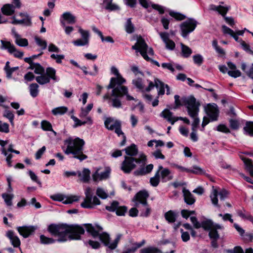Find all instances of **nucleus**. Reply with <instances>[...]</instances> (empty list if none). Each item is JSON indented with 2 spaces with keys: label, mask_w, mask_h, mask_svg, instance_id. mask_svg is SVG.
Returning <instances> with one entry per match:
<instances>
[{
  "label": "nucleus",
  "mask_w": 253,
  "mask_h": 253,
  "mask_svg": "<svg viewBox=\"0 0 253 253\" xmlns=\"http://www.w3.org/2000/svg\"><path fill=\"white\" fill-rule=\"evenodd\" d=\"M73 43L75 45L77 46H84L87 45L88 44V42H87V40H84L82 39H78L76 41H74L73 42Z\"/></svg>",
  "instance_id": "57"
},
{
  "label": "nucleus",
  "mask_w": 253,
  "mask_h": 253,
  "mask_svg": "<svg viewBox=\"0 0 253 253\" xmlns=\"http://www.w3.org/2000/svg\"><path fill=\"white\" fill-rule=\"evenodd\" d=\"M238 215L244 219H246L250 221H253V217L250 214L245 213V211L242 210L237 211Z\"/></svg>",
  "instance_id": "54"
},
{
  "label": "nucleus",
  "mask_w": 253,
  "mask_h": 253,
  "mask_svg": "<svg viewBox=\"0 0 253 253\" xmlns=\"http://www.w3.org/2000/svg\"><path fill=\"white\" fill-rule=\"evenodd\" d=\"M71 118L75 122V125L73 126L74 127H77L78 126L84 125L88 123L90 125H91L93 123L92 120L90 117H87L86 118V120L85 121H81L80 119L74 115L71 116Z\"/></svg>",
  "instance_id": "29"
},
{
  "label": "nucleus",
  "mask_w": 253,
  "mask_h": 253,
  "mask_svg": "<svg viewBox=\"0 0 253 253\" xmlns=\"http://www.w3.org/2000/svg\"><path fill=\"white\" fill-rule=\"evenodd\" d=\"M169 15L178 20H182L185 18V16L184 15L174 11H170Z\"/></svg>",
  "instance_id": "60"
},
{
  "label": "nucleus",
  "mask_w": 253,
  "mask_h": 253,
  "mask_svg": "<svg viewBox=\"0 0 253 253\" xmlns=\"http://www.w3.org/2000/svg\"><path fill=\"white\" fill-rule=\"evenodd\" d=\"M245 134L253 136V122H247L244 127Z\"/></svg>",
  "instance_id": "43"
},
{
  "label": "nucleus",
  "mask_w": 253,
  "mask_h": 253,
  "mask_svg": "<svg viewBox=\"0 0 253 253\" xmlns=\"http://www.w3.org/2000/svg\"><path fill=\"white\" fill-rule=\"evenodd\" d=\"M84 72L85 75H89L91 76H96L98 74V68L96 65H93L94 71L92 72H88L87 68L84 66L79 67Z\"/></svg>",
  "instance_id": "36"
},
{
  "label": "nucleus",
  "mask_w": 253,
  "mask_h": 253,
  "mask_svg": "<svg viewBox=\"0 0 253 253\" xmlns=\"http://www.w3.org/2000/svg\"><path fill=\"white\" fill-rule=\"evenodd\" d=\"M188 172H191L194 174H202L204 172V170L197 166H193L192 169H189Z\"/></svg>",
  "instance_id": "58"
},
{
  "label": "nucleus",
  "mask_w": 253,
  "mask_h": 253,
  "mask_svg": "<svg viewBox=\"0 0 253 253\" xmlns=\"http://www.w3.org/2000/svg\"><path fill=\"white\" fill-rule=\"evenodd\" d=\"M149 196V193L146 190L138 192L133 199V201L135 202V206L137 208H140V205H146L148 204L147 199Z\"/></svg>",
  "instance_id": "13"
},
{
  "label": "nucleus",
  "mask_w": 253,
  "mask_h": 253,
  "mask_svg": "<svg viewBox=\"0 0 253 253\" xmlns=\"http://www.w3.org/2000/svg\"><path fill=\"white\" fill-rule=\"evenodd\" d=\"M132 84L136 88L139 90H142L144 88V85H143L142 79L140 78L133 80Z\"/></svg>",
  "instance_id": "56"
},
{
  "label": "nucleus",
  "mask_w": 253,
  "mask_h": 253,
  "mask_svg": "<svg viewBox=\"0 0 253 253\" xmlns=\"http://www.w3.org/2000/svg\"><path fill=\"white\" fill-rule=\"evenodd\" d=\"M64 145L66 149L64 153L66 155L72 154L73 158L82 161L87 158V156L83 153L84 141L79 137L73 138L69 137L64 140Z\"/></svg>",
  "instance_id": "3"
},
{
  "label": "nucleus",
  "mask_w": 253,
  "mask_h": 253,
  "mask_svg": "<svg viewBox=\"0 0 253 253\" xmlns=\"http://www.w3.org/2000/svg\"><path fill=\"white\" fill-rule=\"evenodd\" d=\"M178 216V213L170 210L165 214V217L169 223H174Z\"/></svg>",
  "instance_id": "30"
},
{
  "label": "nucleus",
  "mask_w": 253,
  "mask_h": 253,
  "mask_svg": "<svg viewBox=\"0 0 253 253\" xmlns=\"http://www.w3.org/2000/svg\"><path fill=\"white\" fill-rule=\"evenodd\" d=\"M216 130L218 131L222 132L225 133L230 132L229 128L225 125L220 124L217 126Z\"/></svg>",
  "instance_id": "61"
},
{
  "label": "nucleus",
  "mask_w": 253,
  "mask_h": 253,
  "mask_svg": "<svg viewBox=\"0 0 253 253\" xmlns=\"http://www.w3.org/2000/svg\"><path fill=\"white\" fill-rule=\"evenodd\" d=\"M45 75L49 78L50 80L52 79L55 82L58 81L56 76V70L52 67H48L46 69V74Z\"/></svg>",
  "instance_id": "41"
},
{
  "label": "nucleus",
  "mask_w": 253,
  "mask_h": 253,
  "mask_svg": "<svg viewBox=\"0 0 253 253\" xmlns=\"http://www.w3.org/2000/svg\"><path fill=\"white\" fill-rule=\"evenodd\" d=\"M182 101L187 109L188 115L194 119L192 124V130H197V128L200 124V119L197 117L200 104L197 102L193 96L184 97Z\"/></svg>",
  "instance_id": "5"
},
{
  "label": "nucleus",
  "mask_w": 253,
  "mask_h": 253,
  "mask_svg": "<svg viewBox=\"0 0 253 253\" xmlns=\"http://www.w3.org/2000/svg\"><path fill=\"white\" fill-rule=\"evenodd\" d=\"M194 62L195 64L200 66L203 62V58L200 54H196L193 56Z\"/></svg>",
  "instance_id": "62"
},
{
  "label": "nucleus",
  "mask_w": 253,
  "mask_h": 253,
  "mask_svg": "<svg viewBox=\"0 0 253 253\" xmlns=\"http://www.w3.org/2000/svg\"><path fill=\"white\" fill-rule=\"evenodd\" d=\"M39 85L36 83L31 84L29 85L30 94L31 96L35 98L38 95L39 93Z\"/></svg>",
  "instance_id": "35"
},
{
  "label": "nucleus",
  "mask_w": 253,
  "mask_h": 253,
  "mask_svg": "<svg viewBox=\"0 0 253 253\" xmlns=\"http://www.w3.org/2000/svg\"><path fill=\"white\" fill-rule=\"evenodd\" d=\"M2 197L7 206H11L12 205V199L13 198V195L4 193L2 195Z\"/></svg>",
  "instance_id": "48"
},
{
  "label": "nucleus",
  "mask_w": 253,
  "mask_h": 253,
  "mask_svg": "<svg viewBox=\"0 0 253 253\" xmlns=\"http://www.w3.org/2000/svg\"><path fill=\"white\" fill-rule=\"evenodd\" d=\"M78 176L80 178V180L84 183H87L90 178V171L87 168H84L82 171H77Z\"/></svg>",
  "instance_id": "24"
},
{
  "label": "nucleus",
  "mask_w": 253,
  "mask_h": 253,
  "mask_svg": "<svg viewBox=\"0 0 253 253\" xmlns=\"http://www.w3.org/2000/svg\"><path fill=\"white\" fill-rule=\"evenodd\" d=\"M119 206V203L116 201H113L111 206H106V209L110 211H116L117 208Z\"/></svg>",
  "instance_id": "59"
},
{
  "label": "nucleus",
  "mask_w": 253,
  "mask_h": 253,
  "mask_svg": "<svg viewBox=\"0 0 253 253\" xmlns=\"http://www.w3.org/2000/svg\"><path fill=\"white\" fill-rule=\"evenodd\" d=\"M228 192L225 189H222L219 192L216 189H213L210 195V198L212 204L216 207H219L218 204L217 196H219V198L221 201H224L228 196Z\"/></svg>",
  "instance_id": "14"
},
{
  "label": "nucleus",
  "mask_w": 253,
  "mask_h": 253,
  "mask_svg": "<svg viewBox=\"0 0 253 253\" xmlns=\"http://www.w3.org/2000/svg\"><path fill=\"white\" fill-rule=\"evenodd\" d=\"M35 68L34 69V72L37 74H42L44 73V69L42 67L40 64L36 63L35 64Z\"/></svg>",
  "instance_id": "63"
},
{
  "label": "nucleus",
  "mask_w": 253,
  "mask_h": 253,
  "mask_svg": "<svg viewBox=\"0 0 253 253\" xmlns=\"http://www.w3.org/2000/svg\"><path fill=\"white\" fill-rule=\"evenodd\" d=\"M50 198L54 201L62 202L63 203L65 204H71L73 202L78 201L79 200L78 197L76 196H72L68 197L65 200H64V196L59 194L51 196Z\"/></svg>",
  "instance_id": "18"
},
{
  "label": "nucleus",
  "mask_w": 253,
  "mask_h": 253,
  "mask_svg": "<svg viewBox=\"0 0 253 253\" xmlns=\"http://www.w3.org/2000/svg\"><path fill=\"white\" fill-rule=\"evenodd\" d=\"M182 191L185 202L189 205L193 204L195 202V199L193 195L189 192V190L185 188L183 189Z\"/></svg>",
  "instance_id": "28"
},
{
  "label": "nucleus",
  "mask_w": 253,
  "mask_h": 253,
  "mask_svg": "<svg viewBox=\"0 0 253 253\" xmlns=\"http://www.w3.org/2000/svg\"><path fill=\"white\" fill-rule=\"evenodd\" d=\"M55 240L52 238L46 237L43 235L40 236V241L43 244H51L55 243Z\"/></svg>",
  "instance_id": "47"
},
{
  "label": "nucleus",
  "mask_w": 253,
  "mask_h": 253,
  "mask_svg": "<svg viewBox=\"0 0 253 253\" xmlns=\"http://www.w3.org/2000/svg\"><path fill=\"white\" fill-rule=\"evenodd\" d=\"M223 229V226L214 223L210 229L207 230L209 231V236L210 239L212 240L211 245L213 248H217L218 246L217 241L219 238V235L217 230H222Z\"/></svg>",
  "instance_id": "11"
},
{
  "label": "nucleus",
  "mask_w": 253,
  "mask_h": 253,
  "mask_svg": "<svg viewBox=\"0 0 253 253\" xmlns=\"http://www.w3.org/2000/svg\"><path fill=\"white\" fill-rule=\"evenodd\" d=\"M160 181V176H159V171H156L155 175L150 179V183L153 187H157Z\"/></svg>",
  "instance_id": "45"
},
{
  "label": "nucleus",
  "mask_w": 253,
  "mask_h": 253,
  "mask_svg": "<svg viewBox=\"0 0 253 253\" xmlns=\"http://www.w3.org/2000/svg\"><path fill=\"white\" fill-rule=\"evenodd\" d=\"M68 110L67 107L60 106L53 109L51 112L55 116L62 115L65 114Z\"/></svg>",
  "instance_id": "38"
},
{
  "label": "nucleus",
  "mask_w": 253,
  "mask_h": 253,
  "mask_svg": "<svg viewBox=\"0 0 253 253\" xmlns=\"http://www.w3.org/2000/svg\"><path fill=\"white\" fill-rule=\"evenodd\" d=\"M190 220L193 224L195 228L198 229L200 227H202L206 231L210 229L215 223L211 219H206L200 223L198 221L197 218L195 216H191L190 217Z\"/></svg>",
  "instance_id": "16"
},
{
  "label": "nucleus",
  "mask_w": 253,
  "mask_h": 253,
  "mask_svg": "<svg viewBox=\"0 0 253 253\" xmlns=\"http://www.w3.org/2000/svg\"><path fill=\"white\" fill-rule=\"evenodd\" d=\"M6 236L10 240L11 245L14 247H19L20 241L18 236L15 235L12 230H8L6 233Z\"/></svg>",
  "instance_id": "22"
},
{
  "label": "nucleus",
  "mask_w": 253,
  "mask_h": 253,
  "mask_svg": "<svg viewBox=\"0 0 253 253\" xmlns=\"http://www.w3.org/2000/svg\"><path fill=\"white\" fill-rule=\"evenodd\" d=\"M84 226L87 232L89 233L94 238L99 236L100 241L103 243L105 246H107L109 248L110 244L109 235L106 232H103L101 234L99 233L103 229L101 226L99 225L96 226L97 230H96L91 224H85Z\"/></svg>",
  "instance_id": "7"
},
{
  "label": "nucleus",
  "mask_w": 253,
  "mask_h": 253,
  "mask_svg": "<svg viewBox=\"0 0 253 253\" xmlns=\"http://www.w3.org/2000/svg\"><path fill=\"white\" fill-rule=\"evenodd\" d=\"M146 156L143 153L139 154L138 158L125 156L121 169L125 173H129L138 167L134 171L133 174L135 176L145 175L150 173L154 168L153 165L151 164L146 166Z\"/></svg>",
  "instance_id": "2"
},
{
  "label": "nucleus",
  "mask_w": 253,
  "mask_h": 253,
  "mask_svg": "<svg viewBox=\"0 0 253 253\" xmlns=\"http://www.w3.org/2000/svg\"><path fill=\"white\" fill-rule=\"evenodd\" d=\"M160 116L166 119L172 125H174L175 122L178 121L177 117H173L172 116V113L167 109L161 112Z\"/></svg>",
  "instance_id": "23"
},
{
  "label": "nucleus",
  "mask_w": 253,
  "mask_h": 253,
  "mask_svg": "<svg viewBox=\"0 0 253 253\" xmlns=\"http://www.w3.org/2000/svg\"><path fill=\"white\" fill-rule=\"evenodd\" d=\"M105 4V8L110 11L116 10L120 9L119 6L112 2H109L104 3Z\"/></svg>",
  "instance_id": "55"
},
{
  "label": "nucleus",
  "mask_w": 253,
  "mask_h": 253,
  "mask_svg": "<svg viewBox=\"0 0 253 253\" xmlns=\"http://www.w3.org/2000/svg\"><path fill=\"white\" fill-rule=\"evenodd\" d=\"M205 110L211 121L217 120L219 111L215 104L208 105L205 107Z\"/></svg>",
  "instance_id": "17"
},
{
  "label": "nucleus",
  "mask_w": 253,
  "mask_h": 253,
  "mask_svg": "<svg viewBox=\"0 0 253 253\" xmlns=\"http://www.w3.org/2000/svg\"><path fill=\"white\" fill-rule=\"evenodd\" d=\"M197 22L193 18H189L180 25L181 35L186 38L187 35L192 32L196 28Z\"/></svg>",
  "instance_id": "10"
},
{
  "label": "nucleus",
  "mask_w": 253,
  "mask_h": 253,
  "mask_svg": "<svg viewBox=\"0 0 253 253\" xmlns=\"http://www.w3.org/2000/svg\"><path fill=\"white\" fill-rule=\"evenodd\" d=\"M92 107L93 104L91 103L88 104L86 108H82L79 117L81 118L86 117L92 109Z\"/></svg>",
  "instance_id": "44"
},
{
  "label": "nucleus",
  "mask_w": 253,
  "mask_h": 253,
  "mask_svg": "<svg viewBox=\"0 0 253 253\" xmlns=\"http://www.w3.org/2000/svg\"><path fill=\"white\" fill-rule=\"evenodd\" d=\"M230 8V6L215 5L211 4L209 5V10L218 12L222 16H224Z\"/></svg>",
  "instance_id": "21"
},
{
  "label": "nucleus",
  "mask_w": 253,
  "mask_h": 253,
  "mask_svg": "<svg viewBox=\"0 0 253 253\" xmlns=\"http://www.w3.org/2000/svg\"><path fill=\"white\" fill-rule=\"evenodd\" d=\"M17 229L24 238H27L35 231L36 227L33 226H21L18 227Z\"/></svg>",
  "instance_id": "20"
},
{
  "label": "nucleus",
  "mask_w": 253,
  "mask_h": 253,
  "mask_svg": "<svg viewBox=\"0 0 253 253\" xmlns=\"http://www.w3.org/2000/svg\"><path fill=\"white\" fill-rule=\"evenodd\" d=\"M111 72L116 75V78H112L107 85L108 89H113V95H123L128 93V88L123 85L126 83V80L120 74L118 70L115 67L111 68Z\"/></svg>",
  "instance_id": "4"
},
{
  "label": "nucleus",
  "mask_w": 253,
  "mask_h": 253,
  "mask_svg": "<svg viewBox=\"0 0 253 253\" xmlns=\"http://www.w3.org/2000/svg\"><path fill=\"white\" fill-rule=\"evenodd\" d=\"M15 8L13 4L7 3L1 7V12L4 15L10 16L14 14Z\"/></svg>",
  "instance_id": "27"
},
{
  "label": "nucleus",
  "mask_w": 253,
  "mask_h": 253,
  "mask_svg": "<svg viewBox=\"0 0 253 253\" xmlns=\"http://www.w3.org/2000/svg\"><path fill=\"white\" fill-rule=\"evenodd\" d=\"M15 39V43L20 46H26L28 45V42L26 39L21 38L20 36L14 30L12 31Z\"/></svg>",
  "instance_id": "26"
},
{
  "label": "nucleus",
  "mask_w": 253,
  "mask_h": 253,
  "mask_svg": "<svg viewBox=\"0 0 253 253\" xmlns=\"http://www.w3.org/2000/svg\"><path fill=\"white\" fill-rule=\"evenodd\" d=\"M35 41L37 44L41 47L42 50H44L47 47V42L45 40H43L38 37L35 38Z\"/></svg>",
  "instance_id": "46"
},
{
  "label": "nucleus",
  "mask_w": 253,
  "mask_h": 253,
  "mask_svg": "<svg viewBox=\"0 0 253 253\" xmlns=\"http://www.w3.org/2000/svg\"><path fill=\"white\" fill-rule=\"evenodd\" d=\"M180 46L182 56L184 58L189 57L192 53L191 49L182 43H180Z\"/></svg>",
  "instance_id": "39"
},
{
  "label": "nucleus",
  "mask_w": 253,
  "mask_h": 253,
  "mask_svg": "<svg viewBox=\"0 0 253 253\" xmlns=\"http://www.w3.org/2000/svg\"><path fill=\"white\" fill-rule=\"evenodd\" d=\"M96 194L98 197L103 199H105L108 197L107 193L101 187L97 188Z\"/></svg>",
  "instance_id": "53"
},
{
  "label": "nucleus",
  "mask_w": 253,
  "mask_h": 253,
  "mask_svg": "<svg viewBox=\"0 0 253 253\" xmlns=\"http://www.w3.org/2000/svg\"><path fill=\"white\" fill-rule=\"evenodd\" d=\"M113 90H112V92L111 95L105 94L103 96L104 99H109L112 103V106L116 108H120L122 107V102L120 100V98L122 97L125 95L126 96V99L127 100H135L134 98L129 95L128 93H124L123 95H113Z\"/></svg>",
  "instance_id": "9"
},
{
  "label": "nucleus",
  "mask_w": 253,
  "mask_h": 253,
  "mask_svg": "<svg viewBox=\"0 0 253 253\" xmlns=\"http://www.w3.org/2000/svg\"><path fill=\"white\" fill-rule=\"evenodd\" d=\"M107 129L110 130H114L115 133L117 134L118 136H121V134L123 133L121 129V123L118 120H114L112 124L109 126Z\"/></svg>",
  "instance_id": "25"
},
{
  "label": "nucleus",
  "mask_w": 253,
  "mask_h": 253,
  "mask_svg": "<svg viewBox=\"0 0 253 253\" xmlns=\"http://www.w3.org/2000/svg\"><path fill=\"white\" fill-rule=\"evenodd\" d=\"M79 32L81 35L82 39H83L84 40H87V42L89 43V33L88 31L84 30L81 27H79Z\"/></svg>",
  "instance_id": "51"
},
{
  "label": "nucleus",
  "mask_w": 253,
  "mask_h": 253,
  "mask_svg": "<svg viewBox=\"0 0 253 253\" xmlns=\"http://www.w3.org/2000/svg\"><path fill=\"white\" fill-rule=\"evenodd\" d=\"M125 30L128 34H131L134 31V26L131 22L130 18L127 19L125 25Z\"/></svg>",
  "instance_id": "42"
},
{
  "label": "nucleus",
  "mask_w": 253,
  "mask_h": 253,
  "mask_svg": "<svg viewBox=\"0 0 253 253\" xmlns=\"http://www.w3.org/2000/svg\"><path fill=\"white\" fill-rule=\"evenodd\" d=\"M92 30L94 33L97 34L100 37L102 42H106L110 43L114 42V41L111 37L107 36L104 38L102 32L95 26L92 27Z\"/></svg>",
  "instance_id": "32"
},
{
  "label": "nucleus",
  "mask_w": 253,
  "mask_h": 253,
  "mask_svg": "<svg viewBox=\"0 0 253 253\" xmlns=\"http://www.w3.org/2000/svg\"><path fill=\"white\" fill-rule=\"evenodd\" d=\"M142 209H140L141 211V214L142 216L147 217L150 213V208H149L148 204L146 205L142 206Z\"/></svg>",
  "instance_id": "52"
},
{
  "label": "nucleus",
  "mask_w": 253,
  "mask_h": 253,
  "mask_svg": "<svg viewBox=\"0 0 253 253\" xmlns=\"http://www.w3.org/2000/svg\"><path fill=\"white\" fill-rule=\"evenodd\" d=\"M127 156L133 157L137 155L138 151L136 146L134 144H132L130 146L127 147L125 149Z\"/></svg>",
  "instance_id": "31"
},
{
  "label": "nucleus",
  "mask_w": 253,
  "mask_h": 253,
  "mask_svg": "<svg viewBox=\"0 0 253 253\" xmlns=\"http://www.w3.org/2000/svg\"><path fill=\"white\" fill-rule=\"evenodd\" d=\"M229 125L230 127L235 130H237L239 127V123L236 120L230 119L229 120Z\"/></svg>",
  "instance_id": "64"
},
{
  "label": "nucleus",
  "mask_w": 253,
  "mask_h": 253,
  "mask_svg": "<svg viewBox=\"0 0 253 253\" xmlns=\"http://www.w3.org/2000/svg\"><path fill=\"white\" fill-rule=\"evenodd\" d=\"M157 171H159V176L164 182H167L173 178L171 171L167 168H164L162 166H159Z\"/></svg>",
  "instance_id": "19"
},
{
  "label": "nucleus",
  "mask_w": 253,
  "mask_h": 253,
  "mask_svg": "<svg viewBox=\"0 0 253 253\" xmlns=\"http://www.w3.org/2000/svg\"><path fill=\"white\" fill-rule=\"evenodd\" d=\"M1 153L3 155H4L6 157V161L7 162V164L8 167H11L12 166L11 159L13 157V155L11 154L7 155V153L4 148H2L1 149Z\"/></svg>",
  "instance_id": "49"
},
{
  "label": "nucleus",
  "mask_w": 253,
  "mask_h": 253,
  "mask_svg": "<svg viewBox=\"0 0 253 253\" xmlns=\"http://www.w3.org/2000/svg\"><path fill=\"white\" fill-rule=\"evenodd\" d=\"M47 230L51 235L58 237L57 241L59 242L80 240L81 235L84 233V229L81 226L63 223L51 224L48 226Z\"/></svg>",
  "instance_id": "1"
},
{
  "label": "nucleus",
  "mask_w": 253,
  "mask_h": 253,
  "mask_svg": "<svg viewBox=\"0 0 253 253\" xmlns=\"http://www.w3.org/2000/svg\"><path fill=\"white\" fill-rule=\"evenodd\" d=\"M41 76H37L35 78L36 81L40 84L43 85L48 84L50 82L49 78L47 77L45 74H41Z\"/></svg>",
  "instance_id": "40"
},
{
  "label": "nucleus",
  "mask_w": 253,
  "mask_h": 253,
  "mask_svg": "<svg viewBox=\"0 0 253 253\" xmlns=\"http://www.w3.org/2000/svg\"><path fill=\"white\" fill-rule=\"evenodd\" d=\"M41 126L45 131H53L51 124L48 121L43 120L41 122Z\"/></svg>",
  "instance_id": "50"
},
{
  "label": "nucleus",
  "mask_w": 253,
  "mask_h": 253,
  "mask_svg": "<svg viewBox=\"0 0 253 253\" xmlns=\"http://www.w3.org/2000/svg\"><path fill=\"white\" fill-rule=\"evenodd\" d=\"M140 253H163V252L159 248L153 246L142 249L140 251Z\"/></svg>",
  "instance_id": "37"
},
{
  "label": "nucleus",
  "mask_w": 253,
  "mask_h": 253,
  "mask_svg": "<svg viewBox=\"0 0 253 253\" xmlns=\"http://www.w3.org/2000/svg\"><path fill=\"white\" fill-rule=\"evenodd\" d=\"M62 17L68 24H73L76 22V17L69 12H64L62 15Z\"/></svg>",
  "instance_id": "34"
},
{
  "label": "nucleus",
  "mask_w": 253,
  "mask_h": 253,
  "mask_svg": "<svg viewBox=\"0 0 253 253\" xmlns=\"http://www.w3.org/2000/svg\"><path fill=\"white\" fill-rule=\"evenodd\" d=\"M131 48L135 50L136 53L139 52L145 60L151 62L158 67H160V65L158 61L152 59L147 55L148 45L142 37H139L137 38L136 43L132 46Z\"/></svg>",
  "instance_id": "6"
},
{
  "label": "nucleus",
  "mask_w": 253,
  "mask_h": 253,
  "mask_svg": "<svg viewBox=\"0 0 253 253\" xmlns=\"http://www.w3.org/2000/svg\"><path fill=\"white\" fill-rule=\"evenodd\" d=\"M100 169L97 168L92 174V179L94 182H98L106 180L109 178L111 169L109 167L105 168L103 171L99 172Z\"/></svg>",
  "instance_id": "15"
},
{
  "label": "nucleus",
  "mask_w": 253,
  "mask_h": 253,
  "mask_svg": "<svg viewBox=\"0 0 253 253\" xmlns=\"http://www.w3.org/2000/svg\"><path fill=\"white\" fill-rule=\"evenodd\" d=\"M0 42L1 43L0 46L1 49H7L10 53L13 54L15 57L21 58L23 57L24 53L17 50L14 45L11 44L10 42L1 40Z\"/></svg>",
  "instance_id": "12"
},
{
  "label": "nucleus",
  "mask_w": 253,
  "mask_h": 253,
  "mask_svg": "<svg viewBox=\"0 0 253 253\" xmlns=\"http://www.w3.org/2000/svg\"><path fill=\"white\" fill-rule=\"evenodd\" d=\"M155 86L158 89V95H163L165 94L166 86L167 84H164L158 79L155 80Z\"/></svg>",
  "instance_id": "33"
},
{
  "label": "nucleus",
  "mask_w": 253,
  "mask_h": 253,
  "mask_svg": "<svg viewBox=\"0 0 253 253\" xmlns=\"http://www.w3.org/2000/svg\"><path fill=\"white\" fill-rule=\"evenodd\" d=\"M85 195L84 201L81 203V206L85 209H92L95 206L100 204L99 199L95 196H92L93 192L90 187H87L84 191Z\"/></svg>",
  "instance_id": "8"
}]
</instances>
